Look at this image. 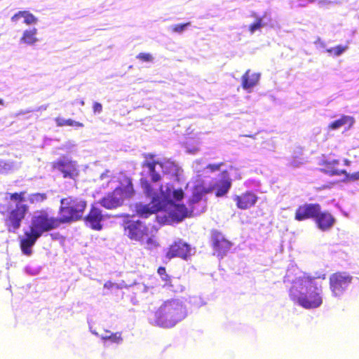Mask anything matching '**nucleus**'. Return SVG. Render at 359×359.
Returning <instances> with one entry per match:
<instances>
[{"label":"nucleus","mask_w":359,"mask_h":359,"mask_svg":"<svg viewBox=\"0 0 359 359\" xmlns=\"http://www.w3.org/2000/svg\"><path fill=\"white\" fill-rule=\"evenodd\" d=\"M315 44L318 46H319L321 48H324L325 46V43L321 41V40L320 39H318L316 42H315Z\"/></svg>","instance_id":"42"},{"label":"nucleus","mask_w":359,"mask_h":359,"mask_svg":"<svg viewBox=\"0 0 359 359\" xmlns=\"http://www.w3.org/2000/svg\"><path fill=\"white\" fill-rule=\"evenodd\" d=\"M74 147V144L72 142H69L65 144V147L68 149H71L72 147Z\"/></svg>","instance_id":"45"},{"label":"nucleus","mask_w":359,"mask_h":359,"mask_svg":"<svg viewBox=\"0 0 359 359\" xmlns=\"http://www.w3.org/2000/svg\"><path fill=\"white\" fill-rule=\"evenodd\" d=\"M158 273L163 280H167L168 276L166 274L165 269L164 267H159L158 269Z\"/></svg>","instance_id":"36"},{"label":"nucleus","mask_w":359,"mask_h":359,"mask_svg":"<svg viewBox=\"0 0 359 359\" xmlns=\"http://www.w3.org/2000/svg\"><path fill=\"white\" fill-rule=\"evenodd\" d=\"M178 168L172 161H156L151 154L145 155L143 163L142 177L140 180L142 187L147 197L150 200L149 204L138 203L135 205L137 215L142 218H147L160 210L169 211V217L174 223L180 222V190L174 188L172 184H167L158 188L151 184L147 179L150 177L154 182H158L161 174H169L178 180Z\"/></svg>","instance_id":"1"},{"label":"nucleus","mask_w":359,"mask_h":359,"mask_svg":"<svg viewBox=\"0 0 359 359\" xmlns=\"http://www.w3.org/2000/svg\"><path fill=\"white\" fill-rule=\"evenodd\" d=\"M259 76V74H250V70H247L246 72L243 75L241 79L243 89L250 92L251 89L258 83Z\"/></svg>","instance_id":"19"},{"label":"nucleus","mask_w":359,"mask_h":359,"mask_svg":"<svg viewBox=\"0 0 359 359\" xmlns=\"http://www.w3.org/2000/svg\"><path fill=\"white\" fill-rule=\"evenodd\" d=\"M125 234L130 238L144 243L147 228L140 221H128L125 224Z\"/></svg>","instance_id":"11"},{"label":"nucleus","mask_w":359,"mask_h":359,"mask_svg":"<svg viewBox=\"0 0 359 359\" xmlns=\"http://www.w3.org/2000/svg\"><path fill=\"white\" fill-rule=\"evenodd\" d=\"M315 222L318 228L322 231L329 230L334 224L335 219L328 212H322L320 207V212L315 217Z\"/></svg>","instance_id":"17"},{"label":"nucleus","mask_w":359,"mask_h":359,"mask_svg":"<svg viewBox=\"0 0 359 359\" xmlns=\"http://www.w3.org/2000/svg\"><path fill=\"white\" fill-rule=\"evenodd\" d=\"M93 333L94 334L97 335V336H99V334H98V333H97V332H93ZM110 334H111V332H110V331H109V330H105V331H104V334H101V336L110 337Z\"/></svg>","instance_id":"41"},{"label":"nucleus","mask_w":359,"mask_h":359,"mask_svg":"<svg viewBox=\"0 0 359 359\" xmlns=\"http://www.w3.org/2000/svg\"><path fill=\"white\" fill-rule=\"evenodd\" d=\"M303 163L302 159L299 158H294L292 159V161L290 162V165L297 168L299 167L301 164Z\"/></svg>","instance_id":"35"},{"label":"nucleus","mask_w":359,"mask_h":359,"mask_svg":"<svg viewBox=\"0 0 359 359\" xmlns=\"http://www.w3.org/2000/svg\"><path fill=\"white\" fill-rule=\"evenodd\" d=\"M189 303L196 306H201L204 304L203 300L199 297H192L190 298Z\"/></svg>","instance_id":"34"},{"label":"nucleus","mask_w":359,"mask_h":359,"mask_svg":"<svg viewBox=\"0 0 359 359\" xmlns=\"http://www.w3.org/2000/svg\"><path fill=\"white\" fill-rule=\"evenodd\" d=\"M133 193V184L128 181L126 186L116 188L113 192L109 193L101 200L100 203L107 209H114L121 206L124 199L130 198Z\"/></svg>","instance_id":"8"},{"label":"nucleus","mask_w":359,"mask_h":359,"mask_svg":"<svg viewBox=\"0 0 359 359\" xmlns=\"http://www.w3.org/2000/svg\"><path fill=\"white\" fill-rule=\"evenodd\" d=\"M181 259H184L185 260L189 259V258L194 255L196 253L195 248H191L187 243H181Z\"/></svg>","instance_id":"25"},{"label":"nucleus","mask_w":359,"mask_h":359,"mask_svg":"<svg viewBox=\"0 0 359 359\" xmlns=\"http://www.w3.org/2000/svg\"><path fill=\"white\" fill-rule=\"evenodd\" d=\"M180 252V245L175 243L174 245H172L168 251L166 253V257L168 259H170L172 257H177Z\"/></svg>","instance_id":"31"},{"label":"nucleus","mask_w":359,"mask_h":359,"mask_svg":"<svg viewBox=\"0 0 359 359\" xmlns=\"http://www.w3.org/2000/svg\"><path fill=\"white\" fill-rule=\"evenodd\" d=\"M48 106L47 105H41L40 107H39L38 108L36 109H33L34 110V111H41V110H46Z\"/></svg>","instance_id":"43"},{"label":"nucleus","mask_w":359,"mask_h":359,"mask_svg":"<svg viewBox=\"0 0 359 359\" xmlns=\"http://www.w3.org/2000/svg\"><path fill=\"white\" fill-rule=\"evenodd\" d=\"M144 241L146 247L149 249H151L156 245V241L152 237H149L147 232H146V235H144Z\"/></svg>","instance_id":"32"},{"label":"nucleus","mask_w":359,"mask_h":359,"mask_svg":"<svg viewBox=\"0 0 359 359\" xmlns=\"http://www.w3.org/2000/svg\"><path fill=\"white\" fill-rule=\"evenodd\" d=\"M137 58L144 62H152L154 57L150 53H141L137 55Z\"/></svg>","instance_id":"33"},{"label":"nucleus","mask_w":359,"mask_h":359,"mask_svg":"<svg viewBox=\"0 0 359 359\" xmlns=\"http://www.w3.org/2000/svg\"><path fill=\"white\" fill-rule=\"evenodd\" d=\"M106 175H107V174H106V173H102V174L101 175V176H100L101 180H103V179L105 177V176H106Z\"/></svg>","instance_id":"48"},{"label":"nucleus","mask_w":359,"mask_h":359,"mask_svg":"<svg viewBox=\"0 0 359 359\" xmlns=\"http://www.w3.org/2000/svg\"><path fill=\"white\" fill-rule=\"evenodd\" d=\"M212 241L214 255L219 258H223L231 247V243L225 239L221 233L217 231L212 232Z\"/></svg>","instance_id":"12"},{"label":"nucleus","mask_w":359,"mask_h":359,"mask_svg":"<svg viewBox=\"0 0 359 359\" xmlns=\"http://www.w3.org/2000/svg\"><path fill=\"white\" fill-rule=\"evenodd\" d=\"M182 306L181 305V308H182ZM180 313H182V310L180 311Z\"/></svg>","instance_id":"52"},{"label":"nucleus","mask_w":359,"mask_h":359,"mask_svg":"<svg viewBox=\"0 0 359 359\" xmlns=\"http://www.w3.org/2000/svg\"><path fill=\"white\" fill-rule=\"evenodd\" d=\"M180 193H181V201H182L184 197V192L182 189H181Z\"/></svg>","instance_id":"49"},{"label":"nucleus","mask_w":359,"mask_h":359,"mask_svg":"<svg viewBox=\"0 0 359 359\" xmlns=\"http://www.w3.org/2000/svg\"><path fill=\"white\" fill-rule=\"evenodd\" d=\"M339 164V161L334 159L332 157L323 156L319 160V165L323 166L320 170L330 176L340 175L343 174L345 175L346 177L348 180L354 181L359 180V172H356L353 174H348L345 170H339L337 168Z\"/></svg>","instance_id":"10"},{"label":"nucleus","mask_w":359,"mask_h":359,"mask_svg":"<svg viewBox=\"0 0 359 359\" xmlns=\"http://www.w3.org/2000/svg\"><path fill=\"white\" fill-rule=\"evenodd\" d=\"M18 168V165L16 163L10 161H4L0 158V172H7Z\"/></svg>","instance_id":"26"},{"label":"nucleus","mask_w":359,"mask_h":359,"mask_svg":"<svg viewBox=\"0 0 359 359\" xmlns=\"http://www.w3.org/2000/svg\"><path fill=\"white\" fill-rule=\"evenodd\" d=\"M101 339L105 344L107 341H109L111 343L120 344L123 341V338L121 337V332H117L116 333L111 332L110 337L106 336H100Z\"/></svg>","instance_id":"28"},{"label":"nucleus","mask_w":359,"mask_h":359,"mask_svg":"<svg viewBox=\"0 0 359 359\" xmlns=\"http://www.w3.org/2000/svg\"><path fill=\"white\" fill-rule=\"evenodd\" d=\"M32 111H34V109H27V110H22L20 111H19L17 114V116H20V115H24V114H28V113H30V112H32Z\"/></svg>","instance_id":"39"},{"label":"nucleus","mask_w":359,"mask_h":359,"mask_svg":"<svg viewBox=\"0 0 359 359\" xmlns=\"http://www.w3.org/2000/svg\"><path fill=\"white\" fill-rule=\"evenodd\" d=\"M192 197L189 202V208L181 204V222L184 217L200 215L206 210L205 194L214 192L217 197L224 196L231 187V179L226 171L217 174L206 186L190 183Z\"/></svg>","instance_id":"3"},{"label":"nucleus","mask_w":359,"mask_h":359,"mask_svg":"<svg viewBox=\"0 0 359 359\" xmlns=\"http://www.w3.org/2000/svg\"><path fill=\"white\" fill-rule=\"evenodd\" d=\"M354 118L351 116H342L340 118L332 122L329 128L332 130H337L342 126L351 128L354 123Z\"/></svg>","instance_id":"23"},{"label":"nucleus","mask_w":359,"mask_h":359,"mask_svg":"<svg viewBox=\"0 0 359 359\" xmlns=\"http://www.w3.org/2000/svg\"><path fill=\"white\" fill-rule=\"evenodd\" d=\"M201 142L198 138L197 139H188L185 143V151L189 154H196L201 147Z\"/></svg>","instance_id":"24"},{"label":"nucleus","mask_w":359,"mask_h":359,"mask_svg":"<svg viewBox=\"0 0 359 359\" xmlns=\"http://www.w3.org/2000/svg\"><path fill=\"white\" fill-rule=\"evenodd\" d=\"M319 204L306 203L300 205L295 212V219L297 221H303L307 219H315L318 213L320 212Z\"/></svg>","instance_id":"15"},{"label":"nucleus","mask_w":359,"mask_h":359,"mask_svg":"<svg viewBox=\"0 0 359 359\" xmlns=\"http://www.w3.org/2000/svg\"><path fill=\"white\" fill-rule=\"evenodd\" d=\"M223 165V163L219 164H208L203 171L201 172V174H198V177H194L192 181L189 182L187 184V187L190 188L189 186L190 183L193 184H201L203 186H206L209 182H208V178L214 177L217 174L216 172L220 170L221 167Z\"/></svg>","instance_id":"13"},{"label":"nucleus","mask_w":359,"mask_h":359,"mask_svg":"<svg viewBox=\"0 0 359 359\" xmlns=\"http://www.w3.org/2000/svg\"><path fill=\"white\" fill-rule=\"evenodd\" d=\"M344 164L346 165H350V161L348 160H347V159H345L344 160Z\"/></svg>","instance_id":"47"},{"label":"nucleus","mask_w":359,"mask_h":359,"mask_svg":"<svg viewBox=\"0 0 359 359\" xmlns=\"http://www.w3.org/2000/svg\"><path fill=\"white\" fill-rule=\"evenodd\" d=\"M59 213L62 223L76 221L83 217L86 208V202L80 198L68 197L60 201Z\"/></svg>","instance_id":"7"},{"label":"nucleus","mask_w":359,"mask_h":359,"mask_svg":"<svg viewBox=\"0 0 359 359\" xmlns=\"http://www.w3.org/2000/svg\"><path fill=\"white\" fill-rule=\"evenodd\" d=\"M253 16L256 18V21L249 27V31L252 34L266 26L271 21V15L268 12H265L262 17L257 16L256 14H254Z\"/></svg>","instance_id":"21"},{"label":"nucleus","mask_w":359,"mask_h":359,"mask_svg":"<svg viewBox=\"0 0 359 359\" xmlns=\"http://www.w3.org/2000/svg\"><path fill=\"white\" fill-rule=\"evenodd\" d=\"M169 29L172 32H180V25H172L169 27Z\"/></svg>","instance_id":"38"},{"label":"nucleus","mask_w":359,"mask_h":359,"mask_svg":"<svg viewBox=\"0 0 359 359\" xmlns=\"http://www.w3.org/2000/svg\"><path fill=\"white\" fill-rule=\"evenodd\" d=\"M179 311L180 302L177 299L168 300L149 318V323L165 328L172 327L178 323Z\"/></svg>","instance_id":"6"},{"label":"nucleus","mask_w":359,"mask_h":359,"mask_svg":"<svg viewBox=\"0 0 359 359\" xmlns=\"http://www.w3.org/2000/svg\"><path fill=\"white\" fill-rule=\"evenodd\" d=\"M113 285H114L113 283H111L110 281H107V283H105L104 287L105 288L110 289V288H111L113 287Z\"/></svg>","instance_id":"44"},{"label":"nucleus","mask_w":359,"mask_h":359,"mask_svg":"<svg viewBox=\"0 0 359 359\" xmlns=\"http://www.w3.org/2000/svg\"><path fill=\"white\" fill-rule=\"evenodd\" d=\"M102 219L103 215L102 211L99 208L93 206L90 212L86 217V222L93 229L100 230L102 227L100 224Z\"/></svg>","instance_id":"18"},{"label":"nucleus","mask_w":359,"mask_h":359,"mask_svg":"<svg viewBox=\"0 0 359 359\" xmlns=\"http://www.w3.org/2000/svg\"><path fill=\"white\" fill-rule=\"evenodd\" d=\"M53 168L63 173L64 177L73 178L77 175L76 165L74 161L63 156L53 163Z\"/></svg>","instance_id":"14"},{"label":"nucleus","mask_w":359,"mask_h":359,"mask_svg":"<svg viewBox=\"0 0 359 359\" xmlns=\"http://www.w3.org/2000/svg\"><path fill=\"white\" fill-rule=\"evenodd\" d=\"M81 105H84V102H83V101H81Z\"/></svg>","instance_id":"51"},{"label":"nucleus","mask_w":359,"mask_h":359,"mask_svg":"<svg viewBox=\"0 0 359 359\" xmlns=\"http://www.w3.org/2000/svg\"><path fill=\"white\" fill-rule=\"evenodd\" d=\"M0 105H1V106L4 105V101L2 99H0Z\"/></svg>","instance_id":"50"},{"label":"nucleus","mask_w":359,"mask_h":359,"mask_svg":"<svg viewBox=\"0 0 359 359\" xmlns=\"http://www.w3.org/2000/svg\"><path fill=\"white\" fill-rule=\"evenodd\" d=\"M284 282L292 283L289 296L294 303L306 309L318 308L323 304L322 287L318 285L315 278L305 273H300L293 279L288 271Z\"/></svg>","instance_id":"4"},{"label":"nucleus","mask_w":359,"mask_h":359,"mask_svg":"<svg viewBox=\"0 0 359 359\" xmlns=\"http://www.w3.org/2000/svg\"><path fill=\"white\" fill-rule=\"evenodd\" d=\"M353 277L346 272H337L330 276V289L334 297H340L347 290Z\"/></svg>","instance_id":"9"},{"label":"nucleus","mask_w":359,"mask_h":359,"mask_svg":"<svg viewBox=\"0 0 359 359\" xmlns=\"http://www.w3.org/2000/svg\"><path fill=\"white\" fill-rule=\"evenodd\" d=\"M348 49V46H337L334 48H328L326 51L329 53L333 54L335 56H340Z\"/></svg>","instance_id":"30"},{"label":"nucleus","mask_w":359,"mask_h":359,"mask_svg":"<svg viewBox=\"0 0 359 359\" xmlns=\"http://www.w3.org/2000/svg\"><path fill=\"white\" fill-rule=\"evenodd\" d=\"M23 18V22L27 25H36L38 18L27 11H20L11 17V22L17 23L20 19Z\"/></svg>","instance_id":"20"},{"label":"nucleus","mask_w":359,"mask_h":359,"mask_svg":"<svg viewBox=\"0 0 359 359\" xmlns=\"http://www.w3.org/2000/svg\"><path fill=\"white\" fill-rule=\"evenodd\" d=\"M60 218L49 214L47 210L35 211L32 217L29 231L25 233L20 240V247L24 254L29 255L32 247L43 233L57 229L62 224Z\"/></svg>","instance_id":"5"},{"label":"nucleus","mask_w":359,"mask_h":359,"mask_svg":"<svg viewBox=\"0 0 359 359\" xmlns=\"http://www.w3.org/2000/svg\"><path fill=\"white\" fill-rule=\"evenodd\" d=\"M257 195L252 191H246L241 196H235L233 201L239 209L245 210L253 206L257 201Z\"/></svg>","instance_id":"16"},{"label":"nucleus","mask_w":359,"mask_h":359,"mask_svg":"<svg viewBox=\"0 0 359 359\" xmlns=\"http://www.w3.org/2000/svg\"><path fill=\"white\" fill-rule=\"evenodd\" d=\"M208 165V164L206 163V162L203 160L195 161L192 165L194 172L196 174L194 177H198V174H201V172L203 171V169H205Z\"/></svg>","instance_id":"29"},{"label":"nucleus","mask_w":359,"mask_h":359,"mask_svg":"<svg viewBox=\"0 0 359 359\" xmlns=\"http://www.w3.org/2000/svg\"><path fill=\"white\" fill-rule=\"evenodd\" d=\"M55 123L57 126H74V127H83V123L74 121L72 119H65L63 118L57 117L55 118Z\"/></svg>","instance_id":"27"},{"label":"nucleus","mask_w":359,"mask_h":359,"mask_svg":"<svg viewBox=\"0 0 359 359\" xmlns=\"http://www.w3.org/2000/svg\"><path fill=\"white\" fill-rule=\"evenodd\" d=\"M25 271L27 273H30L32 275H35L36 274V270H34V271H32V270H31V268L29 266H27L25 268Z\"/></svg>","instance_id":"40"},{"label":"nucleus","mask_w":359,"mask_h":359,"mask_svg":"<svg viewBox=\"0 0 359 359\" xmlns=\"http://www.w3.org/2000/svg\"><path fill=\"white\" fill-rule=\"evenodd\" d=\"M93 111L94 113L100 114L102 111V106L99 102H95L93 104Z\"/></svg>","instance_id":"37"},{"label":"nucleus","mask_w":359,"mask_h":359,"mask_svg":"<svg viewBox=\"0 0 359 359\" xmlns=\"http://www.w3.org/2000/svg\"><path fill=\"white\" fill-rule=\"evenodd\" d=\"M189 25V24H184V25H182L181 24V27H180V29H181V32L183 31L186 27H187Z\"/></svg>","instance_id":"46"},{"label":"nucleus","mask_w":359,"mask_h":359,"mask_svg":"<svg viewBox=\"0 0 359 359\" xmlns=\"http://www.w3.org/2000/svg\"><path fill=\"white\" fill-rule=\"evenodd\" d=\"M46 194L35 193L26 195V192L5 193L0 196V213H7L5 224L11 233H16L21 227L22 222L29 212V208L26 202L39 203L46 200Z\"/></svg>","instance_id":"2"},{"label":"nucleus","mask_w":359,"mask_h":359,"mask_svg":"<svg viewBox=\"0 0 359 359\" xmlns=\"http://www.w3.org/2000/svg\"><path fill=\"white\" fill-rule=\"evenodd\" d=\"M36 28L33 27L32 29H25L22 33V35L20 39V42L21 43H25L28 46H33L39 41L36 37Z\"/></svg>","instance_id":"22"}]
</instances>
